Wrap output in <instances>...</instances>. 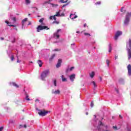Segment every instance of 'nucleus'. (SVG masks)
Here are the masks:
<instances>
[{"label":"nucleus","mask_w":131,"mask_h":131,"mask_svg":"<svg viewBox=\"0 0 131 131\" xmlns=\"http://www.w3.org/2000/svg\"><path fill=\"white\" fill-rule=\"evenodd\" d=\"M50 73V70H45L42 72L41 74V79L42 80H46V77L49 75V74Z\"/></svg>","instance_id":"1"},{"label":"nucleus","mask_w":131,"mask_h":131,"mask_svg":"<svg viewBox=\"0 0 131 131\" xmlns=\"http://www.w3.org/2000/svg\"><path fill=\"white\" fill-rule=\"evenodd\" d=\"M48 113L49 111H46L45 109L38 110V114H39L40 116H46Z\"/></svg>","instance_id":"2"},{"label":"nucleus","mask_w":131,"mask_h":131,"mask_svg":"<svg viewBox=\"0 0 131 131\" xmlns=\"http://www.w3.org/2000/svg\"><path fill=\"white\" fill-rule=\"evenodd\" d=\"M129 48H127V54H128V59L129 60L131 58V39H129Z\"/></svg>","instance_id":"3"},{"label":"nucleus","mask_w":131,"mask_h":131,"mask_svg":"<svg viewBox=\"0 0 131 131\" xmlns=\"http://www.w3.org/2000/svg\"><path fill=\"white\" fill-rule=\"evenodd\" d=\"M43 29H46L47 30H49V29H50V28H48V26H41V25H39L37 27V32H39L40 30H43Z\"/></svg>","instance_id":"4"},{"label":"nucleus","mask_w":131,"mask_h":131,"mask_svg":"<svg viewBox=\"0 0 131 131\" xmlns=\"http://www.w3.org/2000/svg\"><path fill=\"white\" fill-rule=\"evenodd\" d=\"M130 16V13L127 12L126 15V18L124 21V24H127L129 22V16Z\"/></svg>","instance_id":"5"},{"label":"nucleus","mask_w":131,"mask_h":131,"mask_svg":"<svg viewBox=\"0 0 131 131\" xmlns=\"http://www.w3.org/2000/svg\"><path fill=\"white\" fill-rule=\"evenodd\" d=\"M122 34V32L118 31L116 33V34L115 35V37H114L115 40H117V39H118V37H119V36H120V35H121Z\"/></svg>","instance_id":"6"},{"label":"nucleus","mask_w":131,"mask_h":131,"mask_svg":"<svg viewBox=\"0 0 131 131\" xmlns=\"http://www.w3.org/2000/svg\"><path fill=\"white\" fill-rule=\"evenodd\" d=\"M61 64H62V59H59L58 62L56 64V68H59L61 67Z\"/></svg>","instance_id":"7"},{"label":"nucleus","mask_w":131,"mask_h":131,"mask_svg":"<svg viewBox=\"0 0 131 131\" xmlns=\"http://www.w3.org/2000/svg\"><path fill=\"white\" fill-rule=\"evenodd\" d=\"M127 70H128V75H129V76H130V75H131V65L130 64H128L127 66Z\"/></svg>","instance_id":"8"},{"label":"nucleus","mask_w":131,"mask_h":131,"mask_svg":"<svg viewBox=\"0 0 131 131\" xmlns=\"http://www.w3.org/2000/svg\"><path fill=\"white\" fill-rule=\"evenodd\" d=\"M75 79V74H73L72 75L70 76V79L71 81H74Z\"/></svg>","instance_id":"9"},{"label":"nucleus","mask_w":131,"mask_h":131,"mask_svg":"<svg viewBox=\"0 0 131 131\" xmlns=\"http://www.w3.org/2000/svg\"><path fill=\"white\" fill-rule=\"evenodd\" d=\"M60 91L59 90H56L55 91H52V94H54V95H60Z\"/></svg>","instance_id":"10"},{"label":"nucleus","mask_w":131,"mask_h":131,"mask_svg":"<svg viewBox=\"0 0 131 131\" xmlns=\"http://www.w3.org/2000/svg\"><path fill=\"white\" fill-rule=\"evenodd\" d=\"M37 63L38 64L39 67H41L42 66V61L41 60H38L37 61Z\"/></svg>","instance_id":"11"},{"label":"nucleus","mask_w":131,"mask_h":131,"mask_svg":"<svg viewBox=\"0 0 131 131\" xmlns=\"http://www.w3.org/2000/svg\"><path fill=\"white\" fill-rule=\"evenodd\" d=\"M54 37H56V38H59L60 35H59L58 33H55L54 34Z\"/></svg>","instance_id":"12"},{"label":"nucleus","mask_w":131,"mask_h":131,"mask_svg":"<svg viewBox=\"0 0 131 131\" xmlns=\"http://www.w3.org/2000/svg\"><path fill=\"white\" fill-rule=\"evenodd\" d=\"M27 20H28V18H25L24 19H23L22 20L21 24H22L23 26H24V24L25 23V22H26L27 21Z\"/></svg>","instance_id":"13"},{"label":"nucleus","mask_w":131,"mask_h":131,"mask_svg":"<svg viewBox=\"0 0 131 131\" xmlns=\"http://www.w3.org/2000/svg\"><path fill=\"white\" fill-rule=\"evenodd\" d=\"M61 79L63 82L65 81H67V79L64 77V75H61Z\"/></svg>","instance_id":"14"},{"label":"nucleus","mask_w":131,"mask_h":131,"mask_svg":"<svg viewBox=\"0 0 131 131\" xmlns=\"http://www.w3.org/2000/svg\"><path fill=\"white\" fill-rule=\"evenodd\" d=\"M90 77H91V78H94V77L95 76V72H92L91 73H90Z\"/></svg>","instance_id":"15"},{"label":"nucleus","mask_w":131,"mask_h":131,"mask_svg":"<svg viewBox=\"0 0 131 131\" xmlns=\"http://www.w3.org/2000/svg\"><path fill=\"white\" fill-rule=\"evenodd\" d=\"M100 125H104V124H103V122H102V121H100V124L98 127V130H101V129H100Z\"/></svg>","instance_id":"16"},{"label":"nucleus","mask_w":131,"mask_h":131,"mask_svg":"<svg viewBox=\"0 0 131 131\" xmlns=\"http://www.w3.org/2000/svg\"><path fill=\"white\" fill-rule=\"evenodd\" d=\"M55 16H56V17H60L61 14H60V12L57 11L56 12V14L55 15H54Z\"/></svg>","instance_id":"17"},{"label":"nucleus","mask_w":131,"mask_h":131,"mask_svg":"<svg viewBox=\"0 0 131 131\" xmlns=\"http://www.w3.org/2000/svg\"><path fill=\"white\" fill-rule=\"evenodd\" d=\"M111 51H112V47L111 46V44H109L108 52L111 53Z\"/></svg>","instance_id":"18"},{"label":"nucleus","mask_w":131,"mask_h":131,"mask_svg":"<svg viewBox=\"0 0 131 131\" xmlns=\"http://www.w3.org/2000/svg\"><path fill=\"white\" fill-rule=\"evenodd\" d=\"M12 85H13V86H15V88H19V85H18V84L15 82H12Z\"/></svg>","instance_id":"19"},{"label":"nucleus","mask_w":131,"mask_h":131,"mask_svg":"<svg viewBox=\"0 0 131 131\" xmlns=\"http://www.w3.org/2000/svg\"><path fill=\"white\" fill-rule=\"evenodd\" d=\"M60 3H62V4H65L66 3H67L68 2V0H66L64 1V0H60Z\"/></svg>","instance_id":"20"},{"label":"nucleus","mask_w":131,"mask_h":131,"mask_svg":"<svg viewBox=\"0 0 131 131\" xmlns=\"http://www.w3.org/2000/svg\"><path fill=\"white\" fill-rule=\"evenodd\" d=\"M30 3H31L30 0H26V5H29V4H30Z\"/></svg>","instance_id":"21"},{"label":"nucleus","mask_w":131,"mask_h":131,"mask_svg":"<svg viewBox=\"0 0 131 131\" xmlns=\"http://www.w3.org/2000/svg\"><path fill=\"white\" fill-rule=\"evenodd\" d=\"M55 54H53V55L51 56V57L50 58V61H52V60L53 59H54V58H55Z\"/></svg>","instance_id":"22"},{"label":"nucleus","mask_w":131,"mask_h":131,"mask_svg":"<svg viewBox=\"0 0 131 131\" xmlns=\"http://www.w3.org/2000/svg\"><path fill=\"white\" fill-rule=\"evenodd\" d=\"M43 20H45V18H41L40 19H39V22L40 23H42V22H43Z\"/></svg>","instance_id":"23"},{"label":"nucleus","mask_w":131,"mask_h":131,"mask_svg":"<svg viewBox=\"0 0 131 131\" xmlns=\"http://www.w3.org/2000/svg\"><path fill=\"white\" fill-rule=\"evenodd\" d=\"M92 83L93 85L94 86V88H97V84H96V82L95 81H93Z\"/></svg>","instance_id":"24"},{"label":"nucleus","mask_w":131,"mask_h":131,"mask_svg":"<svg viewBox=\"0 0 131 131\" xmlns=\"http://www.w3.org/2000/svg\"><path fill=\"white\" fill-rule=\"evenodd\" d=\"M28 95H27L26 97V100H27V101H30V99H29V98H28Z\"/></svg>","instance_id":"25"},{"label":"nucleus","mask_w":131,"mask_h":131,"mask_svg":"<svg viewBox=\"0 0 131 131\" xmlns=\"http://www.w3.org/2000/svg\"><path fill=\"white\" fill-rule=\"evenodd\" d=\"M110 61H109V60L107 59V60H106V64H107L108 67H109V64H110Z\"/></svg>","instance_id":"26"},{"label":"nucleus","mask_w":131,"mask_h":131,"mask_svg":"<svg viewBox=\"0 0 131 131\" xmlns=\"http://www.w3.org/2000/svg\"><path fill=\"white\" fill-rule=\"evenodd\" d=\"M113 128H114V129H115V130H117V129H118L117 128V126H113Z\"/></svg>","instance_id":"27"},{"label":"nucleus","mask_w":131,"mask_h":131,"mask_svg":"<svg viewBox=\"0 0 131 131\" xmlns=\"http://www.w3.org/2000/svg\"><path fill=\"white\" fill-rule=\"evenodd\" d=\"M54 84L55 86H57V81L56 80L54 81Z\"/></svg>","instance_id":"28"},{"label":"nucleus","mask_w":131,"mask_h":131,"mask_svg":"<svg viewBox=\"0 0 131 131\" xmlns=\"http://www.w3.org/2000/svg\"><path fill=\"white\" fill-rule=\"evenodd\" d=\"M93 107H94V102H91V108H93Z\"/></svg>","instance_id":"29"},{"label":"nucleus","mask_w":131,"mask_h":131,"mask_svg":"<svg viewBox=\"0 0 131 131\" xmlns=\"http://www.w3.org/2000/svg\"><path fill=\"white\" fill-rule=\"evenodd\" d=\"M84 35H88L89 36H91V34L88 33H84Z\"/></svg>","instance_id":"30"},{"label":"nucleus","mask_w":131,"mask_h":131,"mask_svg":"<svg viewBox=\"0 0 131 131\" xmlns=\"http://www.w3.org/2000/svg\"><path fill=\"white\" fill-rule=\"evenodd\" d=\"M12 20H13V21H14V22H16V17H13L12 18Z\"/></svg>","instance_id":"31"},{"label":"nucleus","mask_w":131,"mask_h":131,"mask_svg":"<svg viewBox=\"0 0 131 131\" xmlns=\"http://www.w3.org/2000/svg\"><path fill=\"white\" fill-rule=\"evenodd\" d=\"M54 51L55 52H60V51H61V49H56L54 50Z\"/></svg>","instance_id":"32"},{"label":"nucleus","mask_w":131,"mask_h":131,"mask_svg":"<svg viewBox=\"0 0 131 131\" xmlns=\"http://www.w3.org/2000/svg\"><path fill=\"white\" fill-rule=\"evenodd\" d=\"M11 61H14V59H15V58L14 57V55H12L11 56Z\"/></svg>","instance_id":"33"},{"label":"nucleus","mask_w":131,"mask_h":131,"mask_svg":"<svg viewBox=\"0 0 131 131\" xmlns=\"http://www.w3.org/2000/svg\"><path fill=\"white\" fill-rule=\"evenodd\" d=\"M56 16H55V15L53 16V19L55 20V21H56V20H57V18H56Z\"/></svg>","instance_id":"34"},{"label":"nucleus","mask_w":131,"mask_h":131,"mask_svg":"<svg viewBox=\"0 0 131 131\" xmlns=\"http://www.w3.org/2000/svg\"><path fill=\"white\" fill-rule=\"evenodd\" d=\"M96 5H101V2L99 1L96 2Z\"/></svg>","instance_id":"35"},{"label":"nucleus","mask_w":131,"mask_h":131,"mask_svg":"<svg viewBox=\"0 0 131 131\" xmlns=\"http://www.w3.org/2000/svg\"><path fill=\"white\" fill-rule=\"evenodd\" d=\"M9 26H10V27H16V25H9Z\"/></svg>","instance_id":"36"},{"label":"nucleus","mask_w":131,"mask_h":131,"mask_svg":"<svg viewBox=\"0 0 131 131\" xmlns=\"http://www.w3.org/2000/svg\"><path fill=\"white\" fill-rule=\"evenodd\" d=\"M73 69H74V67H71L70 69V71H72V70H73Z\"/></svg>","instance_id":"37"},{"label":"nucleus","mask_w":131,"mask_h":131,"mask_svg":"<svg viewBox=\"0 0 131 131\" xmlns=\"http://www.w3.org/2000/svg\"><path fill=\"white\" fill-rule=\"evenodd\" d=\"M76 18H77V15H75L74 17H72L71 19H76Z\"/></svg>","instance_id":"38"},{"label":"nucleus","mask_w":131,"mask_h":131,"mask_svg":"<svg viewBox=\"0 0 131 131\" xmlns=\"http://www.w3.org/2000/svg\"><path fill=\"white\" fill-rule=\"evenodd\" d=\"M66 6H68V3H67V4L63 5L62 6V8H65V7H66Z\"/></svg>","instance_id":"39"},{"label":"nucleus","mask_w":131,"mask_h":131,"mask_svg":"<svg viewBox=\"0 0 131 131\" xmlns=\"http://www.w3.org/2000/svg\"><path fill=\"white\" fill-rule=\"evenodd\" d=\"M4 129V127L2 126L0 127V131H2Z\"/></svg>","instance_id":"40"},{"label":"nucleus","mask_w":131,"mask_h":131,"mask_svg":"<svg viewBox=\"0 0 131 131\" xmlns=\"http://www.w3.org/2000/svg\"><path fill=\"white\" fill-rule=\"evenodd\" d=\"M63 16H65V14H64V13H62L60 15V17H63Z\"/></svg>","instance_id":"41"},{"label":"nucleus","mask_w":131,"mask_h":131,"mask_svg":"<svg viewBox=\"0 0 131 131\" xmlns=\"http://www.w3.org/2000/svg\"><path fill=\"white\" fill-rule=\"evenodd\" d=\"M20 62H21V61H19V57H18L17 56V63H20Z\"/></svg>","instance_id":"42"},{"label":"nucleus","mask_w":131,"mask_h":131,"mask_svg":"<svg viewBox=\"0 0 131 131\" xmlns=\"http://www.w3.org/2000/svg\"><path fill=\"white\" fill-rule=\"evenodd\" d=\"M69 71V69H67L66 71V73H68V72Z\"/></svg>","instance_id":"43"},{"label":"nucleus","mask_w":131,"mask_h":131,"mask_svg":"<svg viewBox=\"0 0 131 131\" xmlns=\"http://www.w3.org/2000/svg\"><path fill=\"white\" fill-rule=\"evenodd\" d=\"M53 16H50L49 19H50V20H52V19H53Z\"/></svg>","instance_id":"44"},{"label":"nucleus","mask_w":131,"mask_h":131,"mask_svg":"<svg viewBox=\"0 0 131 131\" xmlns=\"http://www.w3.org/2000/svg\"><path fill=\"white\" fill-rule=\"evenodd\" d=\"M60 31H61V29L57 30L56 33H59V32H60Z\"/></svg>","instance_id":"45"},{"label":"nucleus","mask_w":131,"mask_h":131,"mask_svg":"<svg viewBox=\"0 0 131 131\" xmlns=\"http://www.w3.org/2000/svg\"><path fill=\"white\" fill-rule=\"evenodd\" d=\"M51 5H52L53 7H55V6H58L57 5L53 4L52 3H51Z\"/></svg>","instance_id":"46"},{"label":"nucleus","mask_w":131,"mask_h":131,"mask_svg":"<svg viewBox=\"0 0 131 131\" xmlns=\"http://www.w3.org/2000/svg\"><path fill=\"white\" fill-rule=\"evenodd\" d=\"M119 117H120L121 119H122V116L121 115H119Z\"/></svg>","instance_id":"47"},{"label":"nucleus","mask_w":131,"mask_h":131,"mask_svg":"<svg viewBox=\"0 0 131 131\" xmlns=\"http://www.w3.org/2000/svg\"><path fill=\"white\" fill-rule=\"evenodd\" d=\"M53 23H56V24H59V22L58 21H54Z\"/></svg>","instance_id":"48"},{"label":"nucleus","mask_w":131,"mask_h":131,"mask_svg":"<svg viewBox=\"0 0 131 131\" xmlns=\"http://www.w3.org/2000/svg\"><path fill=\"white\" fill-rule=\"evenodd\" d=\"M1 40H4V39H5V38H4V37H1Z\"/></svg>","instance_id":"49"},{"label":"nucleus","mask_w":131,"mask_h":131,"mask_svg":"<svg viewBox=\"0 0 131 131\" xmlns=\"http://www.w3.org/2000/svg\"><path fill=\"white\" fill-rule=\"evenodd\" d=\"M121 12H123V7L121 9Z\"/></svg>","instance_id":"50"},{"label":"nucleus","mask_w":131,"mask_h":131,"mask_svg":"<svg viewBox=\"0 0 131 131\" xmlns=\"http://www.w3.org/2000/svg\"><path fill=\"white\" fill-rule=\"evenodd\" d=\"M21 127H23V125H19V128H21Z\"/></svg>","instance_id":"51"},{"label":"nucleus","mask_w":131,"mask_h":131,"mask_svg":"<svg viewBox=\"0 0 131 131\" xmlns=\"http://www.w3.org/2000/svg\"><path fill=\"white\" fill-rule=\"evenodd\" d=\"M24 127H25V128H26V127H27V126L26 125H24Z\"/></svg>","instance_id":"52"},{"label":"nucleus","mask_w":131,"mask_h":131,"mask_svg":"<svg viewBox=\"0 0 131 131\" xmlns=\"http://www.w3.org/2000/svg\"><path fill=\"white\" fill-rule=\"evenodd\" d=\"M35 102H39V100L38 99H36Z\"/></svg>","instance_id":"53"},{"label":"nucleus","mask_w":131,"mask_h":131,"mask_svg":"<svg viewBox=\"0 0 131 131\" xmlns=\"http://www.w3.org/2000/svg\"><path fill=\"white\" fill-rule=\"evenodd\" d=\"M35 9L36 11H38V8H36V7H35Z\"/></svg>","instance_id":"54"},{"label":"nucleus","mask_w":131,"mask_h":131,"mask_svg":"<svg viewBox=\"0 0 131 131\" xmlns=\"http://www.w3.org/2000/svg\"><path fill=\"white\" fill-rule=\"evenodd\" d=\"M118 57V56H115V60H116V59H117Z\"/></svg>","instance_id":"55"},{"label":"nucleus","mask_w":131,"mask_h":131,"mask_svg":"<svg viewBox=\"0 0 131 131\" xmlns=\"http://www.w3.org/2000/svg\"><path fill=\"white\" fill-rule=\"evenodd\" d=\"M84 27H86V24H84Z\"/></svg>","instance_id":"56"},{"label":"nucleus","mask_w":131,"mask_h":131,"mask_svg":"<svg viewBox=\"0 0 131 131\" xmlns=\"http://www.w3.org/2000/svg\"><path fill=\"white\" fill-rule=\"evenodd\" d=\"M28 25H31V23L30 21L29 22Z\"/></svg>","instance_id":"57"},{"label":"nucleus","mask_w":131,"mask_h":131,"mask_svg":"<svg viewBox=\"0 0 131 131\" xmlns=\"http://www.w3.org/2000/svg\"><path fill=\"white\" fill-rule=\"evenodd\" d=\"M5 23H7V24H9V22L8 21H6Z\"/></svg>","instance_id":"58"},{"label":"nucleus","mask_w":131,"mask_h":131,"mask_svg":"<svg viewBox=\"0 0 131 131\" xmlns=\"http://www.w3.org/2000/svg\"><path fill=\"white\" fill-rule=\"evenodd\" d=\"M76 33H80V32H79V31H78L76 32Z\"/></svg>","instance_id":"59"},{"label":"nucleus","mask_w":131,"mask_h":131,"mask_svg":"<svg viewBox=\"0 0 131 131\" xmlns=\"http://www.w3.org/2000/svg\"><path fill=\"white\" fill-rule=\"evenodd\" d=\"M116 91L117 93H118V90L117 89H116Z\"/></svg>","instance_id":"60"},{"label":"nucleus","mask_w":131,"mask_h":131,"mask_svg":"<svg viewBox=\"0 0 131 131\" xmlns=\"http://www.w3.org/2000/svg\"><path fill=\"white\" fill-rule=\"evenodd\" d=\"M86 115H89V113H86Z\"/></svg>","instance_id":"61"},{"label":"nucleus","mask_w":131,"mask_h":131,"mask_svg":"<svg viewBox=\"0 0 131 131\" xmlns=\"http://www.w3.org/2000/svg\"><path fill=\"white\" fill-rule=\"evenodd\" d=\"M71 16H72V14H71V15H70V18H71Z\"/></svg>","instance_id":"62"},{"label":"nucleus","mask_w":131,"mask_h":131,"mask_svg":"<svg viewBox=\"0 0 131 131\" xmlns=\"http://www.w3.org/2000/svg\"><path fill=\"white\" fill-rule=\"evenodd\" d=\"M100 80H102V77H100Z\"/></svg>","instance_id":"63"},{"label":"nucleus","mask_w":131,"mask_h":131,"mask_svg":"<svg viewBox=\"0 0 131 131\" xmlns=\"http://www.w3.org/2000/svg\"><path fill=\"white\" fill-rule=\"evenodd\" d=\"M30 63H33L32 61H30Z\"/></svg>","instance_id":"64"}]
</instances>
